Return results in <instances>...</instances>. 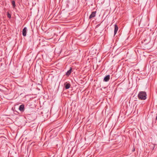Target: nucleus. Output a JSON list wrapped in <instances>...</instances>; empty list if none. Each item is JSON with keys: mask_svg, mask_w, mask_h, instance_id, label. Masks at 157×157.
Instances as JSON below:
<instances>
[{"mask_svg": "<svg viewBox=\"0 0 157 157\" xmlns=\"http://www.w3.org/2000/svg\"><path fill=\"white\" fill-rule=\"evenodd\" d=\"M139 99L141 100H145L147 98V94L144 91L140 92L138 94Z\"/></svg>", "mask_w": 157, "mask_h": 157, "instance_id": "obj_1", "label": "nucleus"}, {"mask_svg": "<svg viewBox=\"0 0 157 157\" xmlns=\"http://www.w3.org/2000/svg\"><path fill=\"white\" fill-rule=\"evenodd\" d=\"M96 11H93L91 13V14L90 15L89 18L90 19H91V18L94 17L95 16L96 14Z\"/></svg>", "mask_w": 157, "mask_h": 157, "instance_id": "obj_2", "label": "nucleus"}, {"mask_svg": "<svg viewBox=\"0 0 157 157\" xmlns=\"http://www.w3.org/2000/svg\"><path fill=\"white\" fill-rule=\"evenodd\" d=\"M27 29L26 27H24L22 30V34L23 36H25L26 35Z\"/></svg>", "mask_w": 157, "mask_h": 157, "instance_id": "obj_3", "label": "nucleus"}, {"mask_svg": "<svg viewBox=\"0 0 157 157\" xmlns=\"http://www.w3.org/2000/svg\"><path fill=\"white\" fill-rule=\"evenodd\" d=\"M19 109L20 111L23 112L25 110L24 105L22 104L20 105L19 107Z\"/></svg>", "mask_w": 157, "mask_h": 157, "instance_id": "obj_4", "label": "nucleus"}, {"mask_svg": "<svg viewBox=\"0 0 157 157\" xmlns=\"http://www.w3.org/2000/svg\"><path fill=\"white\" fill-rule=\"evenodd\" d=\"M110 75H108L105 76L104 78V81L105 82H108L109 79Z\"/></svg>", "mask_w": 157, "mask_h": 157, "instance_id": "obj_5", "label": "nucleus"}, {"mask_svg": "<svg viewBox=\"0 0 157 157\" xmlns=\"http://www.w3.org/2000/svg\"><path fill=\"white\" fill-rule=\"evenodd\" d=\"M118 26L116 25H114V35H115L116 33L117 32V31L118 30Z\"/></svg>", "mask_w": 157, "mask_h": 157, "instance_id": "obj_6", "label": "nucleus"}, {"mask_svg": "<svg viewBox=\"0 0 157 157\" xmlns=\"http://www.w3.org/2000/svg\"><path fill=\"white\" fill-rule=\"evenodd\" d=\"M72 69L71 67L70 69H69L66 73V75L67 76H69L71 73Z\"/></svg>", "mask_w": 157, "mask_h": 157, "instance_id": "obj_7", "label": "nucleus"}, {"mask_svg": "<svg viewBox=\"0 0 157 157\" xmlns=\"http://www.w3.org/2000/svg\"><path fill=\"white\" fill-rule=\"evenodd\" d=\"M70 86L71 85L69 83H67L66 85L65 88L66 89H68L70 87Z\"/></svg>", "mask_w": 157, "mask_h": 157, "instance_id": "obj_8", "label": "nucleus"}, {"mask_svg": "<svg viewBox=\"0 0 157 157\" xmlns=\"http://www.w3.org/2000/svg\"><path fill=\"white\" fill-rule=\"evenodd\" d=\"M12 4L13 8H14L16 6L15 2L14 1H12Z\"/></svg>", "mask_w": 157, "mask_h": 157, "instance_id": "obj_9", "label": "nucleus"}, {"mask_svg": "<svg viewBox=\"0 0 157 157\" xmlns=\"http://www.w3.org/2000/svg\"><path fill=\"white\" fill-rule=\"evenodd\" d=\"M99 25H100V24H99L98 25L96 26V28H95V30H96V31H97V30H98V27Z\"/></svg>", "mask_w": 157, "mask_h": 157, "instance_id": "obj_10", "label": "nucleus"}, {"mask_svg": "<svg viewBox=\"0 0 157 157\" xmlns=\"http://www.w3.org/2000/svg\"><path fill=\"white\" fill-rule=\"evenodd\" d=\"M7 16L8 18H10L11 17V16L10 14L9 13H8L7 14Z\"/></svg>", "mask_w": 157, "mask_h": 157, "instance_id": "obj_11", "label": "nucleus"}, {"mask_svg": "<svg viewBox=\"0 0 157 157\" xmlns=\"http://www.w3.org/2000/svg\"><path fill=\"white\" fill-rule=\"evenodd\" d=\"M135 151V148L134 147V148H133V149L132 150V151Z\"/></svg>", "mask_w": 157, "mask_h": 157, "instance_id": "obj_12", "label": "nucleus"}, {"mask_svg": "<svg viewBox=\"0 0 157 157\" xmlns=\"http://www.w3.org/2000/svg\"><path fill=\"white\" fill-rule=\"evenodd\" d=\"M155 120H157V116L155 118Z\"/></svg>", "mask_w": 157, "mask_h": 157, "instance_id": "obj_13", "label": "nucleus"}]
</instances>
